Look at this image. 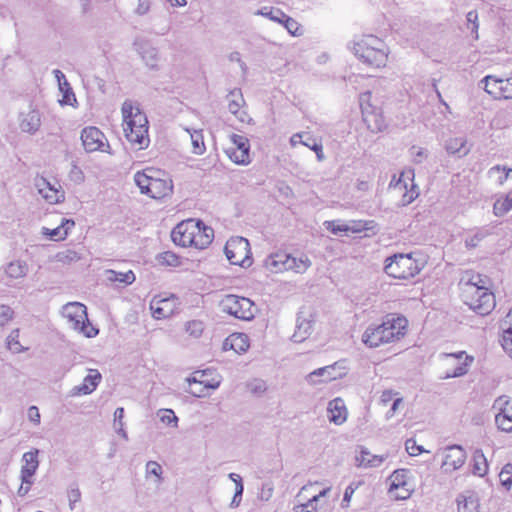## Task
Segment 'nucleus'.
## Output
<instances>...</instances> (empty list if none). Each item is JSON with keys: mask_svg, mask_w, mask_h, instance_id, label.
I'll list each match as a JSON object with an SVG mask.
<instances>
[{"mask_svg": "<svg viewBox=\"0 0 512 512\" xmlns=\"http://www.w3.org/2000/svg\"><path fill=\"white\" fill-rule=\"evenodd\" d=\"M408 320L398 314L386 315L381 324L370 325L362 334V342L369 348L400 341L407 333Z\"/></svg>", "mask_w": 512, "mask_h": 512, "instance_id": "1", "label": "nucleus"}, {"mask_svg": "<svg viewBox=\"0 0 512 512\" xmlns=\"http://www.w3.org/2000/svg\"><path fill=\"white\" fill-rule=\"evenodd\" d=\"M121 113L123 117V130L125 137L136 150L146 149L150 143L148 135V120L139 105L126 100L122 104Z\"/></svg>", "mask_w": 512, "mask_h": 512, "instance_id": "2", "label": "nucleus"}, {"mask_svg": "<svg viewBox=\"0 0 512 512\" xmlns=\"http://www.w3.org/2000/svg\"><path fill=\"white\" fill-rule=\"evenodd\" d=\"M460 285L464 302L470 309L480 315H487L494 309V295L488 291L486 281L479 274L467 272Z\"/></svg>", "mask_w": 512, "mask_h": 512, "instance_id": "3", "label": "nucleus"}, {"mask_svg": "<svg viewBox=\"0 0 512 512\" xmlns=\"http://www.w3.org/2000/svg\"><path fill=\"white\" fill-rule=\"evenodd\" d=\"M213 238V229L196 219H187L178 223L171 232V239L176 245L200 250L207 248Z\"/></svg>", "mask_w": 512, "mask_h": 512, "instance_id": "4", "label": "nucleus"}, {"mask_svg": "<svg viewBox=\"0 0 512 512\" xmlns=\"http://www.w3.org/2000/svg\"><path fill=\"white\" fill-rule=\"evenodd\" d=\"M388 55L385 43L376 36L368 35L354 43V57L369 68L385 67Z\"/></svg>", "mask_w": 512, "mask_h": 512, "instance_id": "5", "label": "nucleus"}, {"mask_svg": "<svg viewBox=\"0 0 512 512\" xmlns=\"http://www.w3.org/2000/svg\"><path fill=\"white\" fill-rule=\"evenodd\" d=\"M424 263L415 258V253L394 254L385 260L384 270L396 279H411L423 268Z\"/></svg>", "mask_w": 512, "mask_h": 512, "instance_id": "6", "label": "nucleus"}, {"mask_svg": "<svg viewBox=\"0 0 512 512\" xmlns=\"http://www.w3.org/2000/svg\"><path fill=\"white\" fill-rule=\"evenodd\" d=\"M62 316L66 319L69 328L77 331L87 338H93L98 334L89 321L86 306L80 302H69L62 307Z\"/></svg>", "mask_w": 512, "mask_h": 512, "instance_id": "7", "label": "nucleus"}, {"mask_svg": "<svg viewBox=\"0 0 512 512\" xmlns=\"http://www.w3.org/2000/svg\"><path fill=\"white\" fill-rule=\"evenodd\" d=\"M362 120L371 132H381L386 128V121L381 108L373 101L372 94L360 95Z\"/></svg>", "mask_w": 512, "mask_h": 512, "instance_id": "8", "label": "nucleus"}, {"mask_svg": "<svg viewBox=\"0 0 512 512\" xmlns=\"http://www.w3.org/2000/svg\"><path fill=\"white\" fill-rule=\"evenodd\" d=\"M220 309L237 319L249 321L254 318V303L245 297L237 295H226L220 301Z\"/></svg>", "mask_w": 512, "mask_h": 512, "instance_id": "9", "label": "nucleus"}, {"mask_svg": "<svg viewBox=\"0 0 512 512\" xmlns=\"http://www.w3.org/2000/svg\"><path fill=\"white\" fill-rule=\"evenodd\" d=\"M225 255L233 265L248 267L252 263L250 244L243 237H233L225 245Z\"/></svg>", "mask_w": 512, "mask_h": 512, "instance_id": "10", "label": "nucleus"}, {"mask_svg": "<svg viewBox=\"0 0 512 512\" xmlns=\"http://www.w3.org/2000/svg\"><path fill=\"white\" fill-rule=\"evenodd\" d=\"M349 370L348 361L340 360L332 365L318 368L306 376L307 383L317 385L343 377Z\"/></svg>", "mask_w": 512, "mask_h": 512, "instance_id": "11", "label": "nucleus"}, {"mask_svg": "<svg viewBox=\"0 0 512 512\" xmlns=\"http://www.w3.org/2000/svg\"><path fill=\"white\" fill-rule=\"evenodd\" d=\"M413 176L414 174L412 171H404L398 177L394 175L389 183L390 189L402 194L403 205L410 204L418 196V192L416 191L413 183Z\"/></svg>", "mask_w": 512, "mask_h": 512, "instance_id": "12", "label": "nucleus"}, {"mask_svg": "<svg viewBox=\"0 0 512 512\" xmlns=\"http://www.w3.org/2000/svg\"><path fill=\"white\" fill-rule=\"evenodd\" d=\"M442 457L441 470L445 474H451L452 472L460 469L467 458L465 450L459 445H451L440 452Z\"/></svg>", "mask_w": 512, "mask_h": 512, "instance_id": "13", "label": "nucleus"}, {"mask_svg": "<svg viewBox=\"0 0 512 512\" xmlns=\"http://www.w3.org/2000/svg\"><path fill=\"white\" fill-rule=\"evenodd\" d=\"M38 193L49 203L58 204L65 200V192L58 181H49L45 177H36L34 183Z\"/></svg>", "mask_w": 512, "mask_h": 512, "instance_id": "14", "label": "nucleus"}, {"mask_svg": "<svg viewBox=\"0 0 512 512\" xmlns=\"http://www.w3.org/2000/svg\"><path fill=\"white\" fill-rule=\"evenodd\" d=\"M389 494L394 500H406L412 494L411 485L408 482L407 471L395 470L389 477Z\"/></svg>", "mask_w": 512, "mask_h": 512, "instance_id": "15", "label": "nucleus"}, {"mask_svg": "<svg viewBox=\"0 0 512 512\" xmlns=\"http://www.w3.org/2000/svg\"><path fill=\"white\" fill-rule=\"evenodd\" d=\"M493 407L498 410L495 415L497 427L504 432H512V400L506 396L498 397Z\"/></svg>", "mask_w": 512, "mask_h": 512, "instance_id": "16", "label": "nucleus"}, {"mask_svg": "<svg viewBox=\"0 0 512 512\" xmlns=\"http://www.w3.org/2000/svg\"><path fill=\"white\" fill-rule=\"evenodd\" d=\"M81 140L86 152L102 151L111 153L109 144H105V135L96 127H86L81 132Z\"/></svg>", "mask_w": 512, "mask_h": 512, "instance_id": "17", "label": "nucleus"}, {"mask_svg": "<svg viewBox=\"0 0 512 512\" xmlns=\"http://www.w3.org/2000/svg\"><path fill=\"white\" fill-rule=\"evenodd\" d=\"M311 488H313V484L304 485L300 489L296 495V499L299 503L293 507L295 512H316L317 503L330 492V488H325L317 494L312 495L305 503H301L302 500L306 499L304 493L309 491Z\"/></svg>", "mask_w": 512, "mask_h": 512, "instance_id": "18", "label": "nucleus"}, {"mask_svg": "<svg viewBox=\"0 0 512 512\" xmlns=\"http://www.w3.org/2000/svg\"><path fill=\"white\" fill-rule=\"evenodd\" d=\"M445 359L447 365L452 366L453 368L447 370L444 378H453L460 377L467 373L468 366L473 361V358L467 356L465 352H459L457 354H446Z\"/></svg>", "mask_w": 512, "mask_h": 512, "instance_id": "19", "label": "nucleus"}, {"mask_svg": "<svg viewBox=\"0 0 512 512\" xmlns=\"http://www.w3.org/2000/svg\"><path fill=\"white\" fill-rule=\"evenodd\" d=\"M38 454V449H33L23 454V465L20 473V478L23 484H33L32 478L39 467Z\"/></svg>", "mask_w": 512, "mask_h": 512, "instance_id": "20", "label": "nucleus"}, {"mask_svg": "<svg viewBox=\"0 0 512 512\" xmlns=\"http://www.w3.org/2000/svg\"><path fill=\"white\" fill-rule=\"evenodd\" d=\"M177 304V298L171 296L169 298L154 297L150 303L152 316L156 319H164L173 315Z\"/></svg>", "mask_w": 512, "mask_h": 512, "instance_id": "21", "label": "nucleus"}, {"mask_svg": "<svg viewBox=\"0 0 512 512\" xmlns=\"http://www.w3.org/2000/svg\"><path fill=\"white\" fill-rule=\"evenodd\" d=\"M41 127V113L37 109H29L19 114V128L22 132L34 135Z\"/></svg>", "mask_w": 512, "mask_h": 512, "instance_id": "22", "label": "nucleus"}, {"mask_svg": "<svg viewBox=\"0 0 512 512\" xmlns=\"http://www.w3.org/2000/svg\"><path fill=\"white\" fill-rule=\"evenodd\" d=\"M228 110L237 117L241 122L250 123L252 118L245 111H241V107L245 104L242 92L240 89H233L227 95Z\"/></svg>", "mask_w": 512, "mask_h": 512, "instance_id": "23", "label": "nucleus"}, {"mask_svg": "<svg viewBox=\"0 0 512 512\" xmlns=\"http://www.w3.org/2000/svg\"><path fill=\"white\" fill-rule=\"evenodd\" d=\"M327 417L330 422L336 425H340L346 421L348 410L341 398H335L328 403Z\"/></svg>", "mask_w": 512, "mask_h": 512, "instance_id": "24", "label": "nucleus"}, {"mask_svg": "<svg viewBox=\"0 0 512 512\" xmlns=\"http://www.w3.org/2000/svg\"><path fill=\"white\" fill-rule=\"evenodd\" d=\"M101 380V374L97 370H90V373L84 378L83 383L74 386L71 390L72 396L87 395L92 393Z\"/></svg>", "mask_w": 512, "mask_h": 512, "instance_id": "25", "label": "nucleus"}, {"mask_svg": "<svg viewBox=\"0 0 512 512\" xmlns=\"http://www.w3.org/2000/svg\"><path fill=\"white\" fill-rule=\"evenodd\" d=\"M173 184L170 179H162L154 176L148 196L154 199L164 198L172 193Z\"/></svg>", "mask_w": 512, "mask_h": 512, "instance_id": "26", "label": "nucleus"}, {"mask_svg": "<svg viewBox=\"0 0 512 512\" xmlns=\"http://www.w3.org/2000/svg\"><path fill=\"white\" fill-rule=\"evenodd\" d=\"M74 225L75 222L72 219L62 218L60 225L54 229L43 227L42 234L54 241L64 240Z\"/></svg>", "mask_w": 512, "mask_h": 512, "instance_id": "27", "label": "nucleus"}, {"mask_svg": "<svg viewBox=\"0 0 512 512\" xmlns=\"http://www.w3.org/2000/svg\"><path fill=\"white\" fill-rule=\"evenodd\" d=\"M289 254L277 252L269 255L265 260V267L272 273H280L287 271Z\"/></svg>", "mask_w": 512, "mask_h": 512, "instance_id": "28", "label": "nucleus"}, {"mask_svg": "<svg viewBox=\"0 0 512 512\" xmlns=\"http://www.w3.org/2000/svg\"><path fill=\"white\" fill-rule=\"evenodd\" d=\"M456 502L458 512H479V500L473 492L460 494Z\"/></svg>", "mask_w": 512, "mask_h": 512, "instance_id": "29", "label": "nucleus"}, {"mask_svg": "<svg viewBox=\"0 0 512 512\" xmlns=\"http://www.w3.org/2000/svg\"><path fill=\"white\" fill-rule=\"evenodd\" d=\"M249 346V338L244 333H233L224 342V349L229 347L238 354L246 352Z\"/></svg>", "mask_w": 512, "mask_h": 512, "instance_id": "30", "label": "nucleus"}, {"mask_svg": "<svg viewBox=\"0 0 512 512\" xmlns=\"http://www.w3.org/2000/svg\"><path fill=\"white\" fill-rule=\"evenodd\" d=\"M385 459L386 456L372 455L369 451L361 449L359 455L355 457V463L358 467L374 468L382 465Z\"/></svg>", "mask_w": 512, "mask_h": 512, "instance_id": "31", "label": "nucleus"}, {"mask_svg": "<svg viewBox=\"0 0 512 512\" xmlns=\"http://www.w3.org/2000/svg\"><path fill=\"white\" fill-rule=\"evenodd\" d=\"M29 271L28 264L23 260H14L5 266L4 273L7 278L16 280L23 278Z\"/></svg>", "mask_w": 512, "mask_h": 512, "instance_id": "32", "label": "nucleus"}, {"mask_svg": "<svg viewBox=\"0 0 512 512\" xmlns=\"http://www.w3.org/2000/svg\"><path fill=\"white\" fill-rule=\"evenodd\" d=\"M155 174H158V172L152 168H148L142 172L138 171L135 173L134 181L142 194H148Z\"/></svg>", "mask_w": 512, "mask_h": 512, "instance_id": "33", "label": "nucleus"}, {"mask_svg": "<svg viewBox=\"0 0 512 512\" xmlns=\"http://www.w3.org/2000/svg\"><path fill=\"white\" fill-rule=\"evenodd\" d=\"M354 240L356 238L370 237L378 231L377 224L370 220H354Z\"/></svg>", "mask_w": 512, "mask_h": 512, "instance_id": "34", "label": "nucleus"}, {"mask_svg": "<svg viewBox=\"0 0 512 512\" xmlns=\"http://www.w3.org/2000/svg\"><path fill=\"white\" fill-rule=\"evenodd\" d=\"M312 322L308 319L298 317L297 318V324H296V330L294 334L292 335V340L296 343H301L305 339H307L310 334L312 333Z\"/></svg>", "mask_w": 512, "mask_h": 512, "instance_id": "35", "label": "nucleus"}, {"mask_svg": "<svg viewBox=\"0 0 512 512\" xmlns=\"http://www.w3.org/2000/svg\"><path fill=\"white\" fill-rule=\"evenodd\" d=\"M140 56L150 69H156L159 60L158 50L150 44H143L140 47Z\"/></svg>", "mask_w": 512, "mask_h": 512, "instance_id": "36", "label": "nucleus"}, {"mask_svg": "<svg viewBox=\"0 0 512 512\" xmlns=\"http://www.w3.org/2000/svg\"><path fill=\"white\" fill-rule=\"evenodd\" d=\"M106 280L109 282H118L123 285H130L135 281V274L132 270L126 272H118L112 269L105 271Z\"/></svg>", "mask_w": 512, "mask_h": 512, "instance_id": "37", "label": "nucleus"}, {"mask_svg": "<svg viewBox=\"0 0 512 512\" xmlns=\"http://www.w3.org/2000/svg\"><path fill=\"white\" fill-rule=\"evenodd\" d=\"M490 235V231L486 227L476 228L468 233L465 237V247L467 249H474L479 246L480 242L483 241L487 236Z\"/></svg>", "mask_w": 512, "mask_h": 512, "instance_id": "38", "label": "nucleus"}, {"mask_svg": "<svg viewBox=\"0 0 512 512\" xmlns=\"http://www.w3.org/2000/svg\"><path fill=\"white\" fill-rule=\"evenodd\" d=\"M184 130L189 134L192 143V153L202 155L206 151L202 130L190 129L185 127Z\"/></svg>", "mask_w": 512, "mask_h": 512, "instance_id": "39", "label": "nucleus"}, {"mask_svg": "<svg viewBox=\"0 0 512 512\" xmlns=\"http://www.w3.org/2000/svg\"><path fill=\"white\" fill-rule=\"evenodd\" d=\"M500 81H501V78H497L495 76H492V75H487L485 76L481 81H480V84H483V88L484 90L489 94L491 95L493 98L495 99H501V91H499L500 89Z\"/></svg>", "mask_w": 512, "mask_h": 512, "instance_id": "40", "label": "nucleus"}, {"mask_svg": "<svg viewBox=\"0 0 512 512\" xmlns=\"http://www.w3.org/2000/svg\"><path fill=\"white\" fill-rule=\"evenodd\" d=\"M310 266L311 261L307 256L301 255L299 258H296L290 255L287 264V271H293L295 273L302 274L306 272Z\"/></svg>", "mask_w": 512, "mask_h": 512, "instance_id": "41", "label": "nucleus"}, {"mask_svg": "<svg viewBox=\"0 0 512 512\" xmlns=\"http://www.w3.org/2000/svg\"><path fill=\"white\" fill-rule=\"evenodd\" d=\"M466 140L463 137L451 138L446 143V151L450 154H459L465 156L469 153V148L466 146Z\"/></svg>", "mask_w": 512, "mask_h": 512, "instance_id": "42", "label": "nucleus"}, {"mask_svg": "<svg viewBox=\"0 0 512 512\" xmlns=\"http://www.w3.org/2000/svg\"><path fill=\"white\" fill-rule=\"evenodd\" d=\"M488 471L487 459L482 450H475L473 454V469L474 475L483 477Z\"/></svg>", "mask_w": 512, "mask_h": 512, "instance_id": "43", "label": "nucleus"}, {"mask_svg": "<svg viewBox=\"0 0 512 512\" xmlns=\"http://www.w3.org/2000/svg\"><path fill=\"white\" fill-rule=\"evenodd\" d=\"M226 154L229 159L238 165H248L251 162L250 148H243L240 150L227 149Z\"/></svg>", "mask_w": 512, "mask_h": 512, "instance_id": "44", "label": "nucleus"}, {"mask_svg": "<svg viewBox=\"0 0 512 512\" xmlns=\"http://www.w3.org/2000/svg\"><path fill=\"white\" fill-rule=\"evenodd\" d=\"M512 175V168L496 165L489 169L488 176L494 179L498 185H503Z\"/></svg>", "mask_w": 512, "mask_h": 512, "instance_id": "45", "label": "nucleus"}, {"mask_svg": "<svg viewBox=\"0 0 512 512\" xmlns=\"http://www.w3.org/2000/svg\"><path fill=\"white\" fill-rule=\"evenodd\" d=\"M512 209V190L504 197L496 200L493 206L496 216H503Z\"/></svg>", "mask_w": 512, "mask_h": 512, "instance_id": "46", "label": "nucleus"}, {"mask_svg": "<svg viewBox=\"0 0 512 512\" xmlns=\"http://www.w3.org/2000/svg\"><path fill=\"white\" fill-rule=\"evenodd\" d=\"M59 90L62 92V99L59 100L61 105L75 106L77 104L76 96L68 81L61 83Z\"/></svg>", "mask_w": 512, "mask_h": 512, "instance_id": "47", "label": "nucleus"}, {"mask_svg": "<svg viewBox=\"0 0 512 512\" xmlns=\"http://www.w3.org/2000/svg\"><path fill=\"white\" fill-rule=\"evenodd\" d=\"M160 265L177 267L181 264L180 258L172 251H165L157 256Z\"/></svg>", "mask_w": 512, "mask_h": 512, "instance_id": "48", "label": "nucleus"}, {"mask_svg": "<svg viewBox=\"0 0 512 512\" xmlns=\"http://www.w3.org/2000/svg\"><path fill=\"white\" fill-rule=\"evenodd\" d=\"M204 328V323L200 320H191L185 324L186 332L194 338H199L202 335Z\"/></svg>", "mask_w": 512, "mask_h": 512, "instance_id": "49", "label": "nucleus"}, {"mask_svg": "<svg viewBox=\"0 0 512 512\" xmlns=\"http://www.w3.org/2000/svg\"><path fill=\"white\" fill-rule=\"evenodd\" d=\"M324 226L334 235H340L350 230V227L341 220L325 221Z\"/></svg>", "mask_w": 512, "mask_h": 512, "instance_id": "50", "label": "nucleus"}, {"mask_svg": "<svg viewBox=\"0 0 512 512\" xmlns=\"http://www.w3.org/2000/svg\"><path fill=\"white\" fill-rule=\"evenodd\" d=\"M161 422L166 425L177 427L178 425V417L175 415L174 411L171 409H161L158 412Z\"/></svg>", "mask_w": 512, "mask_h": 512, "instance_id": "51", "label": "nucleus"}, {"mask_svg": "<svg viewBox=\"0 0 512 512\" xmlns=\"http://www.w3.org/2000/svg\"><path fill=\"white\" fill-rule=\"evenodd\" d=\"M410 155L414 163L421 164L428 158V150L414 145L410 148Z\"/></svg>", "mask_w": 512, "mask_h": 512, "instance_id": "52", "label": "nucleus"}, {"mask_svg": "<svg viewBox=\"0 0 512 512\" xmlns=\"http://www.w3.org/2000/svg\"><path fill=\"white\" fill-rule=\"evenodd\" d=\"M163 469L162 466L156 461H148L146 463V476L153 475L157 478V482L162 481Z\"/></svg>", "mask_w": 512, "mask_h": 512, "instance_id": "53", "label": "nucleus"}, {"mask_svg": "<svg viewBox=\"0 0 512 512\" xmlns=\"http://www.w3.org/2000/svg\"><path fill=\"white\" fill-rule=\"evenodd\" d=\"M19 338V330H13L7 338L8 348L14 353H20L24 350L21 344L18 341Z\"/></svg>", "mask_w": 512, "mask_h": 512, "instance_id": "54", "label": "nucleus"}, {"mask_svg": "<svg viewBox=\"0 0 512 512\" xmlns=\"http://www.w3.org/2000/svg\"><path fill=\"white\" fill-rule=\"evenodd\" d=\"M500 84L501 99H512V72L509 77L501 78Z\"/></svg>", "mask_w": 512, "mask_h": 512, "instance_id": "55", "label": "nucleus"}, {"mask_svg": "<svg viewBox=\"0 0 512 512\" xmlns=\"http://www.w3.org/2000/svg\"><path fill=\"white\" fill-rule=\"evenodd\" d=\"M230 141L234 145V147H231L230 149L240 150L243 148H250L249 140L245 136L232 134L230 136Z\"/></svg>", "mask_w": 512, "mask_h": 512, "instance_id": "56", "label": "nucleus"}, {"mask_svg": "<svg viewBox=\"0 0 512 512\" xmlns=\"http://www.w3.org/2000/svg\"><path fill=\"white\" fill-rule=\"evenodd\" d=\"M281 23H283L284 27L287 29V31L291 35H293V36L300 35V33H299L300 25L293 18H291L285 14L284 20Z\"/></svg>", "mask_w": 512, "mask_h": 512, "instance_id": "57", "label": "nucleus"}, {"mask_svg": "<svg viewBox=\"0 0 512 512\" xmlns=\"http://www.w3.org/2000/svg\"><path fill=\"white\" fill-rule=\"evenodd\" d=\"M405 448H406V451H407V452L409 453V455H411V456H417V455H419V454H421V453H423V452H426V451L424 450V448H423L422 446L418 445V444L416 443V441H415V440H413V439H408V440H406V442H405Z\"/></svg>", "mask_w": 512, "mask_h": 512, "instance_id": "58", "label": "nucleus"}, {"mask_svg": "<svg viewBox=\"0 0 512 512\" xmlns=\"http://www.w3.org/2000/svg\"><path fill=\"white\" fill-rule=\"evenodd\" d=\"M501 345L512 358V331H502Z\"/></svg>", "mask_w": 512, "mask_h": 512, "instance_id": "59", "label": "nucleus"}, {"mask_svg": "<svg viewBox=\"0 0 512 512\" xmlns=\"http://www.w3.org/2000/svg\"><path fill=\"white\" fill-rule=\"evenodd\" d=\"M273 492H274V487H273L272 483H270V482L263 483L260 493H259L260 500L265 501V502L269 501L273 496Z\"/></svg>", "mask_w": 512, "mask_h": 512, "instance_id": "60", "label": "nucleus"}, {"mask_svg": "<svg viewBox=\"0 0 512 512\" xmlns=\"http://www.w3.org/2000/svg\"><path fill=\"white\" fill-rule=\"evenodd\" d=\"M466 19H467L468 24L472 25L471 31L473 33H475V38L477 39L478 38V28H479L477 11H475V10L469 11L466 15Z\"/></svg>", "mask_w": 512, "mask_h": 512, "instance_id": "61", "label": "nucleus"}, {"mask_svg": "<svg viewBox=\"0 0 512 512\" xmlns=\"http://www.w3.org/2000/svg\"><path fill=\"white\" fill-rule=\"evenodd\" d=\"M13 318V310L7 305H0V327Z\"/></svg>", "mask_w": 512, "mask_h": 512, "instance_id": "62", "label": "nucleus"}, {"mask_svg": "<svg viewBox=\"0 0 512 512\" xmlns=\"http://www.w3.org/2000/svg\"><path fill=\"white\" fill-rule=\"evenodd\" d=\"M397 396H400L398 392L396 391H393V390H384L382 391L381 395H380V398H379V402L380 404H382L383 406H386L388 405L389 403H393V400H395V398Z\"/></svg>", "mask_w": 512, "mask_h": 512, "instance_id": "63", "label": "nucleus"}, {"mask_svg": "<svg viewBox=\"0 0 512 512\" xmlns=\"http://www.w3.org/2000/svg\"><path fill=\"white\" fill-rule=\"evenodd\" d=\"M81 499V492L78 487H71L68 490V501H69V507L71 510L74 509L75 503L80 501Z\"/></svg>", "mask_w": 512, "mask_h": 512, "instance_id": "64", "label": "nucleus"}]
</instances>
